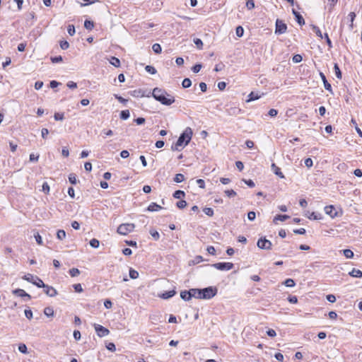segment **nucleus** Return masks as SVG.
Here are the masks:
<instances>
[{
  "instance_id": "25",
  "label": "nucleus",
  "mask_w": 362,
  "mask_h": 362,
  "mask_svg": "<svg viewBox=\"0 0 362 362\" xmlns=\"http://www.w3.org/2000/svg\"><path fill=\"white\" fill-rule=\"evenodd\" d=\"M130 116L129 111L128 110H124L121 111L120 112V118L123 120L127 119Z\"/></svg>"
},
{
  "instance_id": "54",
  "label": "nucleus",
  "mask_w": 362,
  "mask_h": 362,
  "mask_svg": "<svg viewBox=\"0 0 362 362\" xmlns=\"http://www.w3.org/2000/svg\"><path fill=\"white\" fill-rule=\"evenodd\" d=\"M25 315L28 320H31L33 318V312L30 309L25 310Z\"/></svg>"
},
{
  "instance_id": "61",
  "label": "nucleus",
  "mask_w": 362,
  "mask_h": 362,
  "mask_svg": "<svg viewBox=\"0 0 362 362\" xmlns=\"http://www.w3.org/2000/svg\"><path fill=\"white\" fill-rule=\"evenodd\" d=\"M305 165L308 168H310L313 165V160L310 158H308L305 160Z\"/></svg>"
},
{
  "instance_id": "46",
  "label": "nucleus",
  "mask_w": 362,
  "mask_h": 362,
  "mask_svg": "<svg viewBox=\"0 0 362 362\" xmlns=\"http://www.w3.org/2000/svg\"><path fill=\"white\" fill-rule=\"evenodd\" d=\"M176 206L182 209H184L187 206V202L185 200H180L176 203Z\"/></svg>"
},
{
  "instance_id": "33",
  "label": "nucleus",
  "mask_w": 362,
  "mask_h": 362,
  "mask_svg": "<svg viewBox=\"0 0 362 362\" xmlns=\"http://www.w3.org/2000/svg\"><path fill=\"white\" fill-rule=\"evenodd\" d=\"M192 85V81L189 78H186L182 82V86L184 88H189Z\"/></svg>"
},
{
  "instance_id": "23",
  "label": "nucleus",
  "mask_w": 362,
  "mask_h": 362,
  "mask_svg": "<svg viewBox=\"0 0 362 362\" xmlns=\"http://www.w3.org/2000/svg\"><path fill=\"white\" fill-rule=\"evenodd\" d=\"M259 98V95L257 93L251 92L248 95V99L247 100V102L253 101V100H257Z\"/></svg>"
},
{
  "instance_id": "64",
  "label": "nucleus",
  "mask_w": 362,
  "mask_h": 362,
  "mask_svg": "<svg viewBox=\"0 0 362 362\" xmlns=\"http://www.w3.org/2000/svg\"><path fill=\"white\" fill-rule=\"evenodd\" d=\"M243 181L250 187H254L255 186V182L252 180H243Z\"/></svg>"
},
{
  "instance_id": "22",
  "label": "nucleus",
  "mask_w": 362,
  "mask_h": 362,
  "mask_svg": "<svg viewBox=\"0 0 362 362\" xmlns=\"http://www.w3.org/2000/svg\"><path fill=\"white\" fill-rule=\"evenodd\" d=\"M110 63L115 67L120 66V61L118 58H117L115 57H111V59L110 60Z\"/></svg>"
},
{
  "instance_id": "5",
  "label": "nucleus",
  "mask_w": 362,
  "mask_h": 362,
  "mask_svg": "<svg viewBox=\"0 0 362 362\" xmlns=\"http://www.w3.org/2000/svg\"><path fill=\"white\" fill-rule=\"evenodd\" d=\"M217 288L216 287L209 286L202 289V298L203 299H211L215 296L217 293Z\"/></svg>"
},
{
  "instance_id": "11",
  "label": "nucleus",
  "mask_w": 362,
  "mask_h": 362,
  "mask_svg": "<svg viewBox=\"0 0 362 362\" xmlns=\"http://www.w3.org/2000/svg\"><path fill=\"white\" fill-rule=\"evenodd\" d=\"M23 279L28 282L32 283L33 284L37 286V284L38 282L37 280H42L37 276H34L31 274H27L23 276Z\"/></svg>"
},
{
  "instance_id": "28",
  "label": "nucleus",
  "mask_w": 362,
  "mask_h": 362,
  "mask_svg": "<svg viewBox=\"0 0 362 362\" xmlns=\"http://www.w3.org/2000/svg\"><path fill=\"white\" fill-rule=\"evenodd\" d=\"M84 27L87 30H91L94 28V23L91 21L86 20L84 22Z\"/></svg>"
},
{
  "instance_id": "18",
  "label": "nucleus",
  "mask_w": 362,
  "mask_h": 362,
  "mask_svg": "<svg viewBox=\"0 0 362 362\" xmlns=\"http://www.w3.org/2000/svg\"><path fill=\"white\" fill-rule=\"evenodd\" d=\"M161 209L162 207L160 205L157 204L156 203L152 202L148 206L147 210L148 211H158Z\"/></svg>"
},
{
  "instance_id": "42",
  "label": "nucleus",
  "mask_w": 362,
  "mask_h": 362,
  "mask_svg": "<svg viewBox=\"0 0 362 362\" xmlns=\"http://www.w3.org/2000/svg\"><path fill=\"white\" fill-rule=\"evenodd\" d=\"M18 351L21 352L22 354H27L28 353V349L25 344H20L18 345Z\"/></svg>"
},
{
  "instance_id": "14",
  "label": "nucleus",
  "mask_w": 362,
  "mask_h": 362,
  "mask_svg": "<svg viewBox=\"0 0 362 362\" xmlns=\"http://www.w3.org/2000/svg\"><path fill=\"white\" fill-rule=\"evenodd\" d=\"M292 13L295 16L296 20L299 25H302L305 24V20L300 13L295 9H292Z\"/></svg>"
},
{
  "instance_id": "40",
  "label": "nucleus",
  "mask_w": 362,
  "mask_h": 362,
  "mask_svg": "<svg viewBox=\"0 0 362 362\" xmlns=\"http://www.w3.org/2000/svg\"><path fill=\"white\" fill-rule=\"evenodd\" d=\"M203 211L204 214L209 216H214V210L212 208L210 207H205L203 209Z\"/></svg>"
},
{
  "instance_id": "9",
  "label": "nucleus",
  "mask_w": 362,
  "mask_h": 362,
  "mask_svg": "<svg viewBox=\"0 0 362 362\" xmlns=\"http://www.w3.org/2000/svg\"><path fill=\"white\" fill-rule=\"evenodd\" d=\"M95 330L97 333V334L100 337H103L109 334L110 331L107 328L104 327L103 326L98 324L94 325Z\"/></svg>"
},
{
  "instance_id": "45",
  "label": "nucleus",
  "mask_w": 362,
  "mask_h": 362,
  "mask_svg": "<svg viewBox=\"0 0 362 362\" xmlns=\"http://www.w3.org/2000/svg\"><path fill=\"white\" fill-rule=\"evenodd\" d=\"M132 95L134 97H143L144 95L142 93V90L141 89L139 90H134L132 91Z\"/></svg>"
},
{
  "instance_id": "6",
  "label": "nucleus",
  "mask_w": 362,
  "mask_h": 362,
  "mask_svg": "<svg viewBox=\"0 0 362 362\" xmlns=\"http://www.w3.org/2000/svg\"><path fill=\"white\" fill-rule=\"evenodd\" d=\"M257 247L261 250H271L272 247V243L270 240L266 239L265 237L260 238L257 243Z\"/></svg>"
},
{
  "instance_id": "30",
  "label": "nucleus",
  "mask_w": 362,
  "mask_h": 362,
  "mask_svg": "<svg viewBox=\"0 0 362 362\" xmlns=\"http://www.w3.org/2000/svg\"><path fill=\"white\" fill-rule=\"evenodd\" d=\"M129 277L132 279H136L139 277V272L132 268L129 269Z\"/></svg>"
},
{
  "instance_id": "10",
  "label": "nucleus",
  "mask_w": 362,
  "mask_h": 362,
  "mask_svg": "<svg viewBox=\"0 0 362 362\" xmlns=\"http://www.w3.org/2000/svg\"><path fill=\"white\" fill-rule=\"evenodd\" d=\"M325 212L331 218H335L339 216L338 212L333 205L327 206L325 207Z\"/></svg>"
},
{
  "instance_id": "1",
  "label": "nucleus",
  "mask_w": 362,
  "mask_h": 362,
  "mask_svg": "<svg viewBox=\"0 0 362 362\" xmlns=\"http://www.w3.org/2000/svg\"><path fill=\"white\" fill-rule=\"evenodd\" d=\"M153 97L162 105H170L175 102V98L164 89L155 88L152 92Z\"/></svg>"
},
{
  "instance_id": "49",
  "label": "nucleus",
  "mask_w": 362,
  "mask_h": 362,
  "mask_svg": "<svg viewBox=\"0 0 362 362\" xmlns=\"http://www.w3.org/2000/svg\"><path fill=\"white\" fill-rule=\"evenodd\" d=\"M34 236L37 243L38 245H42L43 244V242L41 235L38 233H37Z\"/></svg>"
},
{
  "instance_id": "58",
  "label": "nucleus",
  "mask_w": 362,
  "mask_h": 362,
  "mask_svg": "<svg viewBox=\"0 0 362 362\" xmlns=\"http://www.w3.org/2000/svg\"><path fill=\"white\" fill-rule=\"evenodd\" d=\"M246 6L248 9H252L255 7V2L253 0H247L246 2Z\"/></svg>"
},
{
  "instance_id": "3",
  "label": "nucleus",
  "mask_w": 362,
  "mask_h": 362,
  "mask_svg": "<svg viewBox=\"0 0 362 362\" xmlns=\"http://www.w3.org/2000/svg\"><path fill=\"white\" fill-rule=\"evenodd\" d=\"M37 281H38V282L37 284V287L43 288L44 292L48 296L54 297L58 294L57 290L54 287L47 285V284H45L44 282L42 281V280H37Z\"/></svg>"
},
{
  "instance_id": "27",
  "label": "nucleus",
  "mask_w": 362,
  "mask_h": 362,
  "mask_svg": "<svg viewBox=\"0 0 362 362\" xmlns=\"http://www.w3.org/2000/svg\"><path fill=\"white\" fill-rule=\"evenodd\" d=\"M342 252L344 254V255L346 257V258H349V259H351L354 257V252L349 250V249H345V250H342Z\"/></svg>"
},
{
  "instance_id": "63",
  "label": "nucleus",
  "mask_w": 362,
  "mask_h": 362,
  "mask_svg": "<svg viewBox=\"0 0 362 362\" xmlns=\"http://www.w3.org/2000/svg\"><path fill=\"white\" fill-rule=\"evenodd\" d=\"M302 61V57L300 54H296L293 57V62L295 63H298Z\"/></svg>"
},
{
  "instance_id": "51",
  "label": "nucleus",
  "mask_w": 362,
  "mask_h": 362,
  "mask_svg": "<svg viewBox=\"0 0 362 362\" xmlns=\"http://www.w3.org/2000/svg\"><path fill=\"white\" fill-rule=\"evenodd\" d=\"M69 47V44L67 41L66 40H62L60 42V47L62 49H67Z\"/></svg>"
},
{
  "instance_id": "26",
  "label": "nucleus",
  "mask_w": 362,
  "mask_h": 362,
  "mask_svg": "<svg viewBox=\"0 0 362 362\" xmlns=\"http://www.w3.org/2000/svg\"><path fill=\"white\" fill-rule=\"evenodd\" d=\"M69 273L71 277H75L78 276L81 272L77 268H72L69 269Z\"/></svg>"
},
{
  "instance_id": "12",
  "label": "nucleus",
  "mask_w": 362,
  "mask_h": 362,
  "mask_svg": "<svg viewBox=\"0 0 362 362\" xmlns=\"http://www.w3.org/2000/svg\"><path fill=\"white\" fill-rule=\"evenodd\" d=\"M189 293L191 295V298L194 297L198 299H203L202 296V289L199 288H191L189 289Z\"/></svg>"
},
{
  "instance_id": "41",
  "label": "nucleus",
  "mask_w": 362,
  "mask_h": 362,
  "mask_svg": "<svg viewBox=\"0 0 362 362\" xmlns=\"http://www.w3.org/2000/svg\"><path fill=\"white\" fill-rule=\"evenodd\" d=\"M312 29H313V32H315V34H316L318 37H320L321 39L323 37L322 34V33H321V31H320V28H319L317 26H316V25H312Z\"/></svg>"
},
{
  "instance_id": "20",
  "label": "nucleus",
  "mask_w": 362,
  "mask_h": 362,
  "mask_svg": "<svg viewBox=\"0 0 362 362\" xmlns=\"http://www.w3.org/2000/svg\"><path fill=\"white\" fill-rule=\"evenodd\" d=\"M180 297L182 299H183L184 300H186V301H188L189 300L192 298H191V295H190V293H189V291H182L180 293Z\"/></svg>"
},
{
  "instance_id": "56",
  "label": "nucleus",
  "mask_w": 362,
  "mask_h": 362,
  "mask_svg": "<svg viewBox=\"0 0 362 362\" xmlns=\"http://www.w3.org/2000/svg\"><path fill=\"white\" fill-rule=\"evenodd\" d=\"M225 194L228 197H235L236 195V192L233 189H228L225 191Z\"/></svg>"
},
{
  "instance_id": "47",
  "label": "nucleus",
  "mask_w": 362,
  "mask_h": 362,
  "mask_svg": "<svg viewBox=\"0 0 362 362\" xmlns=\"http://www.w3.org/2000/svg\"><path fill=\"white\" fill-rule=\"evenodd\" d=\"M194 44L196 45V46L197 47V48H199V49H202V47H203V42H202V40H201V39H199V38H195V39L194 40Z\"/></svg>"
},
{
  "instance_id": "60",
  "label": "nucleus",
  "mask_w": 362,
  "mask_h": 362,
  "mask_svg": "<svg viewBox=\"0 0 362 362\" xmlns=\"http://www.w3.org/2000/svg\"><path fill=\"white\" fill-rule=\"evenodd\" d=\"M42 190L45 193L48 194L49 192V186L47 182H44L42 185Z\"/></svg>"
},
{
  "instance_id": "24",
  "label": "nucleus",
  "mask_w": 362,
  "mask_h": 362,
  "mask_svg": "<svg viewBox=\"0 0 362 362\" xmlns=\"http://www.w3.org/2000/svg\"><path fill=\"white\" fill-rule=\"evenodd\" d=\"M185 196V193L184 191H182V190H176L173 193V197L175 199H182Z\"/></svg>"
},
{
  "instance_id": "53",
  "label": "nucleus",
  "mask_w": 362,
  "mask_h": 362,
  "mask_svg": "<svg viewBox=\"0 0 362 362\" xmlns=\"http://www.w3.org/2000/svg\"><path fill=\"white\" fill-rule=\"evenodd\" d=\"M63 59L62 56H57L51 57V61L52 63H59L62 62Z\"/></svg>"
},
{
  "instance_id": "36",
  "label": "nucleus",
  "mask_w": 362,
  "mask_h": 362,
  "mask_svg": "<svg viewBox=\"0 0 362 362\" xmlns=\"http://www.w3.org/2000/svg\"><path fill=\"white\" fill-rule=\"evenodd\" d=\"M184 180H185V177L181 173L176 174L174 177V181L177 183L182 182Z\"/></svg>"
},
{
  "instance_id": "34",
  "label": "nucleus",
  "mask_w": 362,
  "mask_h": 362,
  "mask_svg": "<svg viewBox=\"0 0 362 362\" xmlns=\"http://www.w3.org/2000/svg\"><path fill=\"white\" fill-rule=\"evenodd\" d=\"M57 238L59 240H62L66 238V232L64 230H58L57 232Z\"/></svg>"
},
{
  "instance_id": "52",
  "label": "nucleus",
  "mask_w": 362,
  "mask_h": 362,
  "mask_svg": "<svg viewBox=\"0 0 362 362\" xmlns=\"http://www.w3.org/2000/svg\"><path fill=\"white\" fill-rule=\"evenodd\" d=\"M54 119L55 120H59V121H62L64 119V113H59V112H57L54 114Z\"/></svg>"
},
{
  "instance_id": "55",
  "label": "nucleus",
  "mask_w": 362,
  "mask_h": 362,
  "mask_svg": "<svg viewBox=\"0 0 362 362\" xmlns=\"http://www.w3.org/2000/svg\"><path fill=\"white\" fill-rule=\"evenodd\" d=\"M202 67V64H197L192 66V70L194 73H198L201 70Z\"/></svg>"
},
{
  "instance_id": "43",
  "label": "nucleus",
  "mask_w": 362,
  "mask_h": 362,
  "mask_svg": "<svg viewBox=\"0 0 362 362\" xmlns=\"http://www.w3.org/2000/svg\"><path fill=\"white\" fill-rule=\"evenodd\" d=\"M73 288H74V291L77 293H82L83 291V289L81 284H74Z\"/></svg>"
},
{
  "instance_id": "17",
  "label": "nucleus",
  "mask_w": 362,
  "mask_h": 362,
  "mask_svg": "<svg viewBox=\"0 0 362 362\" xmlns=\"http://www.w3.org/2000/svg\"><path fill=\"white\" fill-rule=\"evenodd\" d=\"M176 293V291L175 290H171L167 292H165L160 295H158L159 297L163 298V299H168L173 296H174Z\"/></svg>"
},
{
  "instance_id": "44",
  "label": "nucleus",
  "mask_w": 362,
  "mask_h": 362,
  "mask_svg": "<svg viewBox=\"0 0 362 362\" xmlns=\"http://www.w3.org/2000/svg\"><path fill=\"white\" fill-rule=\"evenodd\" d=\"M145 70L151 74H155L156 73V69L153 66L150 65L146 66Z\"/></svg>"
},
{
  "instance_id": "62",
  "label": "nucleus",
  "mask_w": 362,
  "mask_h": 362,
  "mask_svg": "<svg viewBox=\"0 0 362 362\" xmlns=\"http://www.w3.org/2000/svg\"><path fill=\"white\" fill-rule=\"evenodd\" d=\"M255 217H256V214H255V211H250V212H248V214H247V218L250 221H254L255 219Z\"/></svg>"
},
{
  "instance_id": "57",
  "label": "nucleus",
  "mask_w": 362,
  "mask_h": 362,
  "mask_svg": "<svg viewBox=\"0 0 362 362\" xmlns=\"http://www.w3.org/2000/svg\"><path fill=\"white\" fill-rule=\"evenodd\" d=\"M106 348L109 350V351H111L112 352L115 351H116V346L115 345L114 343H109L107 346H106Z\"/></svg>"
},
{
  "instance_id": "13",
  "label": "nucleus",
  "mask_w": 362,
  "mask_h": 362,
  "mask_svg": "<svg viewBox=\"0 0 362 362\" xmlns=\"http://www.w3.org/2000/svg\"><path fill=\"white\" fill-rule=\"evenodd\" d=\"M13 293L20 297H26L28 300H30L31 298V296L28 293H27L23 289H15L13 291Z\"/></svg>"
},
{
  "instance_id": "7",
  "label": "nucleus",
  "mask_w": 362,
  "mask_h": 362,
  "mask_svg": "<svg viewBox=\"0 0 362 362\" xmlns=\"http://www.w3.org/2000/svg\"><path fill=\"white\" fill-rule=\"evenodd\" d=\"M211 267L218 270L228 271L233 268L234 264L231 262H218L213 264Z\"/></svg>"
},
{
  "instance_id": "8",
  "label": "nucleus",
  "mask_w": 362,
  "mask_h": 362,
  "mask_svg": "<svg viewBox=\"0 0 362 362\" xmlns=\"http://www.w3.org/2000/svg\"><path fill=\"white\" fill-rule=\"evenodd\" d=\"M286 24L283 21L277 19L276 21L275 33L279 35L284 34L286 32Z\"/></svg>"
},
{
  "instance_id": "21",
  "label": "nucleus",
  "mask_w": 362,
  "mask_h": 362,
  "mask_svg": "<svg viewBox=\"0 0 362 362\" xmlns=\"http://www.w3.org/2000/svg\"><path fill=\"white\" fill-rule=\"evenodd\" d=\"M289 216L288 215H281V214H279V215H276L273 221L274 223H276V221H284L286 220H287L288 218H289Z\"/></svg>"
},
{
  "instance_id": "38",
  "label": "nucleus",
  "mask_w": 362,
  "mask_h": 362,
  "mask_svg": "<svg viewBox=\"0 0 362 362\" xmlns=\"http://www.w3.org/2000/svg\"><path fill=\"white\" fill-rule=\"evenodd\" d=\"M100 242L95 238H93L90 241V245L93 248H98L99 247Z\"/></svg>"
},
{
  "instance_id": "37",
  "label": "nucleus",
  "mask_w": 362,
  "mask_h": 362,
  "mask_svg": "<svg viewBox=\"0 0 362 362\" xmlns=\"http://www.w3.org/2000/svg\"><path fill=\"white\" fill-rule=\"evenodd\" d=\"M244 29L242 26L239 25L235 29V34L238 37H240L243 35Z\"/></svg>"
},
{
  "instance_id": "16",
  "label": "nucleus",
  "mask_w": 362,
  "mask_h": 362,
  "mask_svg": "<svg viewBox=\"0 0 362 362\" xmlns=\"http://www.w3.org/2000/svg\"><path fill=\"white\" fill-rule=\"evenodd\" d=\"M271 167H272V169L275 175H276L277 176H279L281 178L284 177V175L282 173V172L281 171V169L278 166H276L275 163H272Z\"/></svg>"
},
{
  "instance_id": "31",
  "label": "nucleus",
  "mask_w": 362,
  "mask_h": 362,
  "mask_svg": "<svg viewBox=\"0 0 362 362\" xmlns=\"http://www.w3.org/2000/svg\"><path fill=\"white\" fill-rule=\"evenodd\" d=\"M334 69L337 78H341V72L337 64H334Z\"/></svg>"
},
{
  "instance_id": "50",
  "label": "nucleus",
  "mask_w": 362,
  "mask_h": 362,
  "mask_svg": "<svg viewBox=\"0 0 362 362\" xmlns=\"http://www.w3.org/2000/svg\"><path fill=\"white\" fill-rule=\"evenodd\" d=\"M68 33L73 36L75 34V27L73 25H69L67 28Z\"/></svg>"
},
{
  "instance_id": "2",
  "label": "nucleus",
  "mask_w": 362,
  "mask_h": 362,
  "mask_svg": "<svg viewBox=\"0 0 362 362\" xmlns=\"http://www.w3.org/2000/svg\"><path fill=\"white\" fill-rule=\"evenodd\" d=\"M192 130L190 127H187L185 131L180 134L177 142L175 145L172 146L173 151H180V147L187 145L191 141L192 136Z\"/></svg>"
},
{
  "instance_id": "39",
  "label": "nucleus",
  "mask_w": 362,
  "mask_h": 362,
  "mask_svg": "<svg viewBox=\"0 0 362 362\" xmlns=\"http://www.w3.org/2000/svg\"><path fill=\"white\" fill-rule=\"evenodd\" d=\"M284 284L287 287H293L296 285L295 281L292 279H286Z\"/></svg>"
},
{
  "instance_id": "19",
  "label": "nucleus",
  "mask_w": 362,
  "mask_h": 362,
  "mask_svg": "<svg viewBox=\"0 0 362 362\" xmlns=\"http://www.w3.org/2000/svg\"><path fill=\"white\" fill-rule=\"evenodd\" d=\"M349 274L353 277L361 278L362 277V272L359 269L354 268Z\"/></svg>"
},
{
  "instance_id": "35",
  "label": "nucleus",
  "mask_w": 362,
  "mask_h": 362,
  "mask_svg": "<svg viewBox=\"0 0 362 362\" xmlns=\"http://www.w3.org/2000/svg\"><path fill=\"white\" fill-rule=\"evenodd\" d=\"M149 233L154 240H158L160 238V234L157 230L151 229Z\"/></svg>"
},
{
  "instance_id": "4",
  "label": "nucleus",
  "mask_w": 362,
  "mask_h": 362,
  "mask_svg": "<svg viewBox=\"0 0 362 362\" xmlns=\"http://www.w3.org/2000/svg\"><path fill=\"white\" fill-rule=\"evenodd\" d=\"M135 226L134 223H122L117 228V233L120 235H126L134 230Z\"/></svg>"
},
{
  "instance_id": "32",
  "label": "nucleus",
  "mask_w": 362,
  "mask_h": 362,
  "mask_svg": "<svg viewBox=\"0 0 362 362\" xmlns=\"http://www.w3.org/2000/svg\"><path fill=\"white\" fill-rule=\"evenodd\" d=\"M152 49L156 54H160L162 51L161 46L158 43L153 45Z\"/></svg>"
},
{
  "instance_id": "15",
  "label": "nucleus",
  "mask_w": 362,
  "mask_h": 362,
  "mask_svg": "<svg viewBox=\"0 0 362 362\" xmlns=\"http://www.w3.org/2000/svg\"><path fill=\"white\" fill-rule=\"evenodd\" d=\"M320 76L323 81L325 88L329 91L332 92V86H331L330 83H328L325 75L322 72H320Z\"/></svg>"
},
{
  "instance_id": "59",
  "label": "nucleus",
  "mask_w": 362,
  "mask_h": 362,
  "mask_svg": "<svg viewBox=\"0 0 362 362\" xmlns=\"http://www.w3.org/2000/svg\"><path fill=\"white\" fill-rule=\"evenodd\" d=\"M196 182L200 188H202V189L205 188V182L204 180L198 179V180H197Z\"/></svg>"
},
{
  "instance_id": "29",
  "label": "nucleus",
  "mask_w": 362,
  "mask_h": 362,
  "mask_svg": "<svg viewBox=\"0 0 362 362\" xmlns=\"http://www.w3.org/2000/svg\"><path fill=\"white\" fill-rule=\"evenodd\" d=\"M44 314L47 317H52L54 315V310L50 307H47L44 309Z\"/></svg>"
},
{
  "instance_id": "48",
  "label": "nucleus",
  "mask_w": 362,
  "mask_h": 362,
  "mask_svg": "<svg viewBox=\"0 0 362 362\" xmlns=\"http://www.w3.org/2000/svg\"><path fill=\"white\" fill-rule=\"evenodd\" d=\"M69 180L72 185H76L77 182L76 177L75 174H70L69 176Z\"/></svg>"
}]
</instances>
